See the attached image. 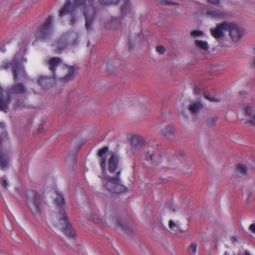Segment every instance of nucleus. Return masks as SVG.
<instances>
[{"label":"nucleus","instance_id":"nucleus-1","mask_svg":"<svg viewBox=\"0 0 255 255\" xmlns=\"http://www.w3.org/2000/svg\"><path fill=\"white\" fill-rule=\"evenodd\" d=\"M94 0H73L74 5L71 4L70 0H67L59 12V16L62 17L69 14L70 24L76 22L75 13V6H79L83 9L85 17V27L88 31L92 28L95 15V9L94 6Z\"/></svg>","mask_w":255,"mask_h":255},{"label":"nucleus","instance_id":"nucleus-2","mask_svg":"<svg viewBox=\"0 0 255 255\" xmlns=\"http://www.w3.org/2000/svg\"><path fill=\"white\" fill-rule=\"evenodd\" d=\"M26 62L27 60L23 57L22 54L16 53L10 62H3L1 68L3 69L10 68L13 82H17L20 80L21 78L25 79L26 77V73L24 68L20 65L21 63Z\"/></svg>","mask_w":255,"mask_h":255},{"label":"nucleus","instance_id":"nucleus-3","mask_svg":"<svg viewBox=\"0 0 255 255\" xmlns=\"http://www.w3.org/2000/svg\"><path fill=\"white\" fill-rule=\"evenodd\" d=\"M27 203L29 208L34 214H40L43 210L42 203H44V198L36 191L30 190L26 192Z\"/></svg>","mask_w":255,"mask_h":255},{"label":"nucleus","instance_id":"nucleus-4","mask_svg":"<svg viewBox=\"0 0 255 255\" xmlns=\"http://www.w3.org/2000/svg\"><path fill=\"white\" fill-rule=\"evenodd\" d=\"M122 170L117 172L115 176L108 177L103 179V185L109 191L114 193H120L126 191V187L120 183V175Z\"/></svg>","mask_w":255,"mask_h":255},{"label":"nucleus","instance_id":"nucleus-5","mask_svg":"<svg viewBox=\"0 0 255 255\" xmlns=\"http://www.w3.org/2000/svg\"><path fill=\"white\" fill-rule=\"evenodd\" d=\"M58 219L62 226V231L68 237H74L75 232L69 222L68 216L63 210H61L58 214Z\"/></svg>","mask_w":255,"mask_h":255},{"label":"nucleus","instance_id":"nucleus-6","mask_svg":"<svg viewBox=\"0 0 255 255\" xmlns=\"http://www.w3.org/2000/svg\"><path fill=\"white\" fill-rule=\"evenodd\" d=\"M53 17L49 16L43 25L40 26L36 33L37 39L42 40L48 38L52 32V22Z\"/></svg>","mask_w":255,"mask_h":255},{"label":"nucleus","instance_id":"nucleus-7","mask_svg":"<svg viewBox=\"0 0 255 255\" xmlns=\"http://www.w3.org/2000/svg\"><path fill=\"white\" fill-rule=\"evenodd\" d=\"M227 31H229V35L232 40L234 42L238 41L243 36L244 29L237 24L227 21Z\"/></svg>","mask_w":255,"mask_h":255},{"label":"nucleus","instance_id":"nucleus-8","mask_svg":"<svg viewBox=\"0 0 255 255\" xmlns=\"http://www.w3.org/2000/svg\"><path fill=\"white\" fill-rule=\"evenodd\" d=\"M102 4H118L119 1H123L121 5V10L122 15L123 16H126L129 13L131 10V4L129 0H100Z\"/></svg>","mask_w":255,"mask_h":255},{"label":"nucleus","instance_id":"nucleus-9","mask_svg":"<svg viewBox=\"0 0 255 255\" xmlns=\"http://www.w3.org/2000/svg\"><path fill=\"white\" fill-rule=\"evenodd\" d=\"M13 84L10 87L5 90L8 95L16 94H24L27 92V88L21 83L17 82H13Z\"/></svg>","mask_w":255,"mask_h":255},{"label":"nucleus","instance_id":"nucleus-10","mask_svg":"<svg viewBox=\"0 0 255 255\" xmlns=\"http://www.w3.org/2000/svg\"><path fill=\"white\" fill-rule=\"evenodd\" d=\"M227 21L218 23L215 28H211V35L216 39L222 38L224 36V31H227Z\"/></svg>","mask_w":255,"mask_h":255},{"label":"nucleus","instance_id":"nucleus-11","mask_svg":"<svg viewBox=\"0 0 255 255\" xmlns=\"http://www.w3.org/2000/svg\"><path fill=\"white\" fill-rule=\"evenodd\" d=\"M120 157L116 153H113L108 160V170L111 173H117L119 169H122L119 167Z\"/></svg>","mask_w":255,"mask_h":255},{"label":"nucleus","instance_id":"nucleus-12","mask_svg":"<svg viewBox=\"0 0 255 255\" xmlns=\"http://www.w3.org/2000/svg\"><path fill=\"white\" fill-rule=\"evenodd\" d=\"M0 111L6 113L7 105L11 98L6 90H3L0 86Z\"/></svg>","mask_w":255,"mask_h":255},{"label":"nucleus","instance_id":"nucleus-13","mask_svg":"<svg viewBox=\"0 0 255 255\" xmlns=\"http://www.w3.org/2000/svg\"><path fill=\"white\" fill-rule=\"evenodd\" d=\"M149 158L151 160V163L154 166H156L159 164L162 163L165 160H167L169 162V164L168 165H172V164L171 162L172 157L168 155L163 154L158 156L154 154H151L149 155Z\"/></svg>","mask_w":255,"mask_h":255},{"label":"nucleus","instance_id":"nucleus-14","mask_svg":"<svg viewBox=\"0 0 255 255\" xmlns=\"http://www.w3.org/2000/svg\"><path fill=\"white\" fill-rule=\"evenodd\" d=\"M130 145L134 150H139L143 147L145 144V140L143 137L135 135L130 138Z\"/></svg>","mask_w":255,"mask_h":255},{"label":"nucleus","instance_id":"nucleus-15","mask_svg":"<svg viewBox=\"0 0 255 255\" xmlns=\"http://www.w3.org/2000/svg\"><path fill=\"white\" fill-rule=\"evenodd\" d=\"M109 148L107 146H105L100 149L98 152V155L99 156V162L100 167L102 169L103 172L106 171V163L107 158L106 154L108 152Z\"/></svg>","mask_w":255,"mask_h":255},{"label":"nucleus","instance_id":"nucleus-16","mask_svg":"<svg viewBox=\"0 0 255 255\" xmlns=\"http://www.w3.org/2000/svg\"><path fill=\"white\" fill-rule=\"evenodd\" d=\"M62 62L61 59L58 57H52L48 61V69L52 73L53 77H56V69Z\"/></svg>","mask_w":255,"mask_h":255},{"label":"nucleus","instance_id":"nucleus-17","mask_svg":"<svg viewBox=\"0 0 255 255\" xmlns=\"http://www.w3.org/2000/svg\"><path fill=\"white\" fill-rule=\"evenodd\" d=\"M64 67L67 69V73L65 76L60 78V79L63 83H65L73 79L75 69L73 66L66 65Z\"/></svg>","mask_w":255,"mask_h":255},{"label":"nucleus","instance_id":"nucleus-18","mask_svg":"<svg viewBox=\"0 0 255 255\" xmlns=\"http://www.w3.org/2000/svg\"><path fill=\"white\" fill-rule=\"evenodd\" d=\"M245 113L251 119L248 122L255 125V107L246 106L244 107Z\"/></svg>","mask_w":255,"mask_h":255},{"label":"nucleus","instance_id":"nucleus-19","mask_svg":"<svg viewBox=\"0 0 255 255\" xmlns=\"http://www.w3.org/2000/svg\"><path fill=\"white\" fill-rule=\"evenodd\" d=\"M37 83L43 89H47L51 84V78L46 76H42L39 77Z\"/></svg>","mask_w":255,"mask_h":255},{"label":"nucleus","instance_id":"nucleus-20","mask_svg":"<svg viewBox=\"0 0 255 255\" xmlns=\"http://www.w3.org/2000/svg\"><path fill=\"white\" fill-rule=\"evenodd\" d=\"M116 226L122 229L126 233L129 234L132 232L131 228L129 227L128 223H123V222L119 219H117L115 223Z\"/></svg>","mask_w":255,"mask_h":255},{"label":"nucleus","instance_id":"nucleus-21","mask_svg":"<svg viewBox=\"0 0 255 255\" xmlns=\"http://www.w3.org/2000/svg\"><path fill=\"white\" fill-rule=\"evenodd\" d=\"M174 131L175 127L172 125H169L161 130L162 133L168 138H172L174 137Z\"/></svg>","mask_w":255,"mask_h":255},{"label":"nucleus","instance_id":"nucleus-22","mask_svg":"<svg viewBox=\"0 0 255 255\" xmlns=\"http://www.w3.org/2000/svg\"><path fill=\"white\" fill-rule=\"evenodd\" d=\"M55 203L59 208V211L58 213L61 210L65 211V210L62 208V206L64 204V199L62 194H59L58 193L56 194V197L55 199Z\"/></svg>","mask_w":255,"mask_h":255},{"label":"nucleus","instance_id":"nucleus-23","mask_svg":"<svg viewBox=\"0 0 255 255\" xmlns=\"http://www.w3.org/2000/svg\"><path fill=\"white\" fill-rule=\"evenodd\" d=\"M202 108L201 104L199 102L191 103L189 106V110L192 114H196Z\"/></svg>","mask_w":255,"mask_h":255},{"label":"nucleus","instance_id":"nucleus-24","mask_svg":"<svg viewBox=\"0 0 255 255\" xmlns=\"http://www.w3.org/2000/svg\"><path fill=\"white\" fill-rule=\"evenodd\" d=\"M9 158L7 156L0 153V168L2 170H5L8 166Z\"/></svg>","mask_w":255,"mask_h":255},{"label":"nucleus","instance_id":"nucleus-25","mask_svg":"<svg viewBox=\"0 0 255 255\" xmlns=\"http://www.w3.org/2000/svg\"><path fill=\"white\" fill-rule=\"evenodd\" d=\"M207 14L211 17L219 18L223 17V13L219 10L210 9L207 12Z\"/></svg>","mask_w":255,"mask_h":255},{"label":"nucleus","instance_id":"nucleus-26","mask_svg":"<svg viewBox=\"0 0 255 255\" xmlns=\"http://www.w3.org/2000/svg\"><path fill=\"white\" fill-rule=\"evenodd\" d=\"M169 227L172 230L174 231L175 233L176 234L183 232V231L180 229L177 224L175 223L172 220L169 221Z\"/></svg>","mask_w":255,"mask_h":255},{"label":"nucleus","instance_id":"nucleus-27","mask_svg":"<svg viewBox=\"0 0 255 255\" xmlns=\"http://www.w3.org/2000/svg\"><path fill=\"white\" fill-rule=\"evenodd\" d=\"M248 171L247 167L243 164H239L236 167V173L239 176H243L246 174Z\"/></svg>","mask_w":255,"mask_h":255},{"label":"nucleus","instance_id":"nucleus-28","mask_svg":"<svg viewBox=\"0 0 255 255\" xmlns=\"http://www.w3.org/2000/svg\"><path fill=\"white\" fill-rule=\"evenodd\" d=\"M195 43L198 48L202 50H207L209 48L208 44L205 41L196 40Z\"/></svg>","mask_w":255,"mask_h":255},{"label":"nucleus","instance_id":"nucleus-29","mask_svg":"<svg viewBox=\"0 0 255 255\" xmlns=\"http://www.w3.org/2000/svg\"><path fill=\"white\" fill-rule=\"evenodd\" d=\"M197 249V245L196 243H191L188 248V252L193 255H195L196 254Z\"/></svg>","mask_w":255,"mask_h":255},{"label":"nucleus","instance_id":"nucleus-30","mask_svg":"<svg viewBox=\"0 0 255 255\" xmlns=\"http://www.w3.org/2000/svg\"><path fill=\"white\" fill-rule=\"evenodd\" d=\"M56 46L57 48L60 50H62L64 49H65L66 47V42H61V43L59 42L56 44Z\"/></svg>","mask_w":255,"mask_h":255},{"label":"nucleus","instance_id":"nucleus-31","mask_svg":"<svg viewBox=\"0 0 255 255\" xmlns=\"http://www.w3.org/2000/svg\"><path fill=\"white\" fill-rule=\"evenodd\" d=\"M203 34V32L200 30H195L191 32V35L194 37L201 36Z\"/></svg>","mask_w":255,"mask_h":255},{"label":"nucleus","instance_id":"nucleus-32","mask_svg":"<svg viewBox=\"0 0 255 255\" xmlns=\"http://www.w3.org/2000/svg\"><path fill=\"white\" fill-rule=\"evenodd\" d=\"M217 120V119L216 118H213L209 119L208 120L207 124L208 126H209V127L212 126L214 125V124L216 123Z\"/></svg>","mask_w":255,"mask_h":255},{"label":"nucleus","instance_id":"nucleus-33","mask_svg":"<svg viewBox=\"0 0 255 255\" xmlns=\"http://www.w3.org/2000/svg\"><path fill=\"white\" fill-rule=\"evenodd\" d=\"M156 51L160 54H163L165 51V48L163 46H157L156 48Z\"/></svg>","mask_w":255,"mask_h":255},{"label":"nucleus","instance_id":"nucleus-34","mask_svg":"<svg viewBox=\"0 0 255 255\" xmlns=\"http://www.w3.org/2000/svg\"><path fill=\"white\" fill-rule=\"evenodd\" d=\"M208 1L216 6H219L220 4V0H207Z\"/></svg>","mask_w":255,"mask_h":255},{"label":"nucleus","instance_id":"nucleus-35","mask_svg":"<svg viewBox=\"0 0 255 255\" xmlns=\"http://www.w3.org/2000/svg\"><path fill=\"white\" fill-rule=\"evenodd\" d=\"M2 178V186L5 188H7V187L8 186V184H7V181L5 179L4 176Z\"/></svg>","mask_w":255,"mask_h":255},{"label":"nucleus","instance_id":"nucleus-36","mask_svg":"<svg viewBox=\"0 0 255 255\" xmlns=\"http://www.w3.org/2000/svg\"><path fill=\"white\" fill-rule=\"evenodd\" d=\"M249 230L255 234V224H252L249 227Z\"/></svg>","mask_w":255,"mask_h":255},{"label":"nucleus","instance_id":"nucleus-37","mask_svg":"<svg viewBox=\"0 0 255 255\" xmlns=\"http://www.w3.org/2000/svg\"><path fill=\"white\" fill-rule=\"evenodd\" d=\"M27 43H28V42L27 41H23V47H20V50L22 51V53H25V52L26 51V49L24 47V46H26L27 44Z\"/></svg>","mask_w":255,"mask_h":255},{"label":"nucleus","instance_id":"nucleus-38","mask_svg":"<svg viewBox=\"0 0 255 255\" xmlns=\"http://www.w3.org/2000/svg\"><path fill=\"white\" fill-rule=\"evenodd\" d=\"M201 91V89L199 87H195L194 88V93L196 95L200 94Z\"/></svg>","mask_w":255,"mask_h":255},{"label":"nucleus","instance_id":"nucleus-39","mask_svg":"<svg viewBox=\"0 0 255 255\" xmlns=\"http://www.w3.org/2000/svg\"><path fill=\"white\" fill-rule=\"evenodd\" d=\"M220 101H221V100L219 98H216V97H211L210 102H219Z\"/></svg>","mask_w":255,"mask_h":255},{"label":"nucleus","instance_id":"nucleus-40","mask_svg":"<svg viewBox=\"0 0 255 255\" xmlns=\"http://www.w3.org/2000/svg\"><path fill=\"white\" fill-rule=\"evenodd\" d=\"M204 97L205 99H207L208 100H209V101H211V97H210L207 94H205L204 95Z\"/></svg>","mask_w":255,"mask_h":255},{"label":"nucleus","instance_id":"nucleus-41","mask_svg":"<svg viewBox=\"0 0 255 255\" xmlns=\"http://www.w3.org/2000/svg\"><path fill=\"white\" fill-rule=\"evenodd\" d=\"M232 241L233 243H235V242H238V240H237V239L235 237H233L232 238Z\"/></svg>","mask_w":255,"mask_h":255},{"label":"nucleus","instance_id":"nucleus-42","mask_svg":"<svg viewBox=\"0 0 255 255\" xmlns=\"http://www.w3.org/2000/svg\"><path fill=\"white\" fill-rule=\"evenodd\" d=\"M244 255H251L248 251H246L244 253Z\"/></svg>","mask_w":255,"mask_h":255},{"label":"nucleus","instance_id":"nucleus-43","mask_svg":"<svg viewBox=\"0 0 255 255\" xmlns=\"http://www.w3.org/2000/svg\"><path fill=\"white\" fill-rule=\"evenodd\" d=\"M253 61L252 64L255 67V57L253 59Z\"/></svg>","mask_w":255,"mask_h":255},{"label":"nucleus","instance_id":"nucleus-44","mask_svg":"<svg viewBox=\"0 0 255 255\" xmlns=\"http://www.w3.org/2000/svg\"><path fill=\"white\" fill-rule=\"evenodd\" d=\"M180 153H181L180 155H181V156H184V154H185L184 152H183V151H181V152H180Z\"/></svg>","mask_w":255,"mask_h":255},{"label":"nucleus","instance_id":"nucleus-45","mask_svg":"<svg viewBox=\"0 0 255 255\" xmlns=\"http://www.w3.org/2000/svg\"><path fill=\"white\" fill-rule=\"evenodd\" d=\"M128 47H129V49H130H130H132V48H131V44H130V42L129 43Z\"/></svg>","mask_w":255,"mask_h":255},{"label":"nucleus","instance_id":"nucleus-46","mask_svg":"<svg viewBox=\"0 0 255 255\" xmlns=\"http://www.w3.org/2000/svg\"><path fill=\"white\" fill-rule=\"evenodd\" d=\"M224 255H228L226 253Z\"/></svg>","mask_w":255,"mask_h":255}]
</instances>
